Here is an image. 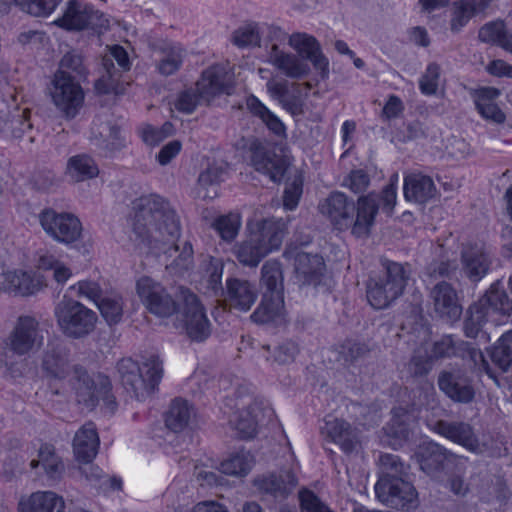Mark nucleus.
I'll return each instance as SVG.
<instances>
[{
	"mask_svg": "<svg viewBox=\"0 0 512 512\" xmlns=\"http://www.w3.org/2000/svg\"><path fill=\"white\" fill-rule=\"evenodd\" d=\"M133 231L141 241L151 248L159 244L173 243L165 250L168 257H174L166 268L175 275H183L194 263L193 249L189 242L182 248L174 243L180 235V222L169 203L158 195L141 197L135 204Z\"/></svg>",
	"mask_w": 512,
	"mask_h": 512,
	"instance_id": "obj_1",
	"label": "nucleus"
},
{
	"mask_svg": "<svg viewBox=\"0 0 512 512\" xmlns=\"http://www.w3.org/2000/svg\"><path fill=\"white\" fill-rule=\"evenodd\" d=\"M381 272L367 282L366 297L375 309H385L403 295L412 276L408 263L381 260Z\"/></svg>",
	"mask_w": 512,
	"mask_h": 512,
	"instance_id": "obj_2",
	"label": "nucleus"
},
{
	"mask_svg": "<svg viewBox=\"0 0 512 512\" xmlns=\"http://www.w3.org/2000/svg\"><path fill=\"white\" fill-rule=\"evenodd\" d=\"M512 311V304L500 281L493 283L489 290L467 312L463 323L464 335L468 338H477L479 335L488 340L486 333L482 331L488 321L490 313L498 314L508 319Z\"/></svg>",
	"mask_w": 512,
	"mask_h": 512,
	"instance_id": "obj_3",
	"label": "nucleus"
},
{
	"mask_svg": "<svg viewBox=\"0 0 512 512\" xmlns=\"http://www.w3.org/2000/svg\"><path fill=\"white\" fill-rule=\"evenodd\" d=\"M180 290H189L186 287L166 288L151 277L143 276L136 282V292L144 307L151 314L168 318L182 308Z\"/></svg>",
	"mask_w": 512,
	"mask_h": 512,
	"instance_id": "obj_4",
	"label": "nucleus"
},
{
	"mask_svg": "<svg viewBox=\"0 0 512 512\" xmlns=\"http://www.w3.org/2000/svg\"><path fill=\"white\" fill-rule=\"evenodd\" d=\"M146 377L137 362L123 358L117 363V371L124 388L137 399L154 391L163 375L162 362L157 356H151L144 363Z\"/></svg>",
	"mask_w": 512,
	"mask_h": 512,
	"instance_id": "obj_5",
	"label": "nucleus"
},
{
	"mask_svg": "<svg viewBox=\"0 0 512 512\" xmlns=\"http://www.w3.org/2000/svg\"><path fill=\"white\" fill-rule=\"evenodd\" d=\"M380 203L383 209L391 212L396 205V187L390 183L386 185L381 194L375 192L361 195L355 202V213L351 223V233L358 237H367L374 226Z\"/></svg>",
	"mask_w": 512,
	"mask_h": 512,
	"instance_id": "obj_6",
	"label": "nucleus"
},
{
	"mask_svg": "<svg viewBox=\"0 0 512 512\" xmlns=\"http://www.w3.org/2000/svg\"><path fill=\"white\" fill-rule=\"evenodd\" d=\"M54 314L63 334L73 339L90 334L97 322V314L93 310L67 296L57 303Z\"/></svg>",
	"mask_w": 512,
	"mask_h": 512,
	"instance_id": "obj_7",
	"label": "nucleus"
},
{
	"mask_svg": "<svg viewBox=\"0 0 512 512\" xmlns=\"http://www.w3.org/2000/svg\"><path fill=\"white\" fill-rule=\"evenodd\" d=\"M71 383L78 403H82L86 408H94L101 399L111 413L116 410L117 404L115 397L111 394V383L108 377L99 374L96 378H91L82 366L75 365Z\"/></svg>",
	"mask_w": 512,
	"mask_h": 512,
	"instance_id": "obj_8",
	"label": "nucleus"
},
{
	"mask_svg": "<svg viewBox=\"0 0 512 512\" xmlns=\"http://www.w3.org/2000/svg\"><path fill=\"white\" fill-rule=\"evenodd\" d=\"M429 354L434 360L449 358L452 356H460L468 358L479 373H486L489 378L493 379L497 385L501 384L498 376L489 367L488 361L485 359L480 349L471 346L470 343L463 340L456 341L452 335H444L432 345H427Z\"/></svg>",
	"mask_w": 512,
	"mask_h": 512,
	"instance_id": "obj_9",
	"label": "nucleus"
},
{
	"mask_svg": "<svg viewBox=\"0 0 512 512\" xmlns=\"http://www.w3.org/2000/svg\"><path fill=\"white\" fill-rule=\"evenodd\" d=\"M54 105L67 119H73L84 103V92L75 77L57 71L49 86Z\"/></svg>",
	"mask_w": 512,
	"mask_h": 512,
	"instance_id": "obj_10",
	"label": "nucleus"
},
{
	"mask_svg": "<svg viewBox=\"0 0 512 512\" xmlns=\"http://www.w3.org/2000/svg\"><path fill=\"white\" fill-rule=\"evenodd\" d=\"M39 322L32 316H20L4 341L6 352L19 357L30 356L43 345Z\"/></svg>",
	"mask_w": 512,
	"mask_h": 512,
	"instance_id": "obj_11",
	"label": "nucleus"
},
{
	"mask_svg": "<svg viewBox=\"0 0 512 512\" xmlns=\"http://www.w3.org/2000/svg\"><path fill=\"white\" fill-rule=\"evenodd\" d=\"M103 73L95 83L99 93L120 94L124 92L121 82L122 73L130 69V61L126 50L119 45L110 48V54L102 59Z\"/></svg>",
	"mask_w": 512,
	"mask_h": 512,
	"instance_id": "obj_12",
	"label": "nucleus"
},
{
	"mask_svg": "<svg viewBox=\"0 0 512 512\" xmlns=\"http://www.w3.org/2000/svg\"><path fill=\"white\" fill-rule=\"evenodd\" d=\"M182 316L187 336L195 342L205 341L211 334V323L203 305L191 290H180Z\"/></svg>",
	"mask_w": 512,
	"mask_h": 512,
	"instance_id": "obj_13",
	"label": "nucleus"
},
{
	"mask_svg": "<svg viewBox=\"0 0 512 512\" xmlns=\"http://www.w3.org/2000/svg\"><path fill=\"white\" fill-rule=\"evenodd\" d=\"M39 221L48 235L65 244L77 241L82 234L80 220L70 213H57L53 209H45L39 214Z\"/></svg>",
	"mask_w": 512,
	"mask_h": 512,
	"instance_id": "obj_14",
	"label": "nucleus"
},
{
	"mask_svg": "<svg viewBox=\"0 0 512 512\" xmlns=\"http://www.w3.org/2000/svg\"><path fill=\"white\" fill-rule=\"evenodd\" d=\"M103 15L92 6L70 0L64 14L54 24L66 30L97 29L106 25Z\"/></svg>",
	"mask_w": 512,
	"mask_h": 512,
	"instance_id": "obj_15",
	"label": "nucleus"
},
{
	"mask_svg": "<svg viewBox=\"0 0 512 512\" xmlns=\"http://www.w3.org/2000/svg\"><path fill=\"white\" fill-rule=\"evenodd\" d=\"M375 493L382 503L393 509L413 510L419 505L416 489L405 478L375 485Z\"/></svg>",
	"mask_w": 512,
	"mask_h": 512,
	"instance_id": "obj_16",
	"label": "nucleus"
},
{
	"mask_svg": "<svg viewBox=\"0 0 512 512\" xmlns=\"http://www.w3.org/2000/svg\"><path fill=\"white\" fill-rule=\"evenodd\" d=\"M320 213L337 230L349 229L355 213V202L342 192H332L319 203Z\"/></svg>",
	"mask_w": 512,
	"mask_h": 512,
	"instance_id": "obj_17",
	"label": "nucleus"
},
{
	"mask_svg": "<svg viewBox=\"0 0 512 512\" xmlns=\"http://www.w3.org/2000/svg\"><path fill=\"white\" fill-rule=\"evenodd\" d=\"M437 383L439 389L453 402L468 404L475 398L472 379L460 369L441 371Z\"/></svg>",
	"mask_w": 512,
	"mask_h": 512,
	"instance_id": "obj_18",
	"label": "nucleus"
},
{
	"mask_svg": "<svg viewBox=\"0 0 512 512\" xmlns=\"http://www.w3.org/2000/svg\"><path fill=\"white\" fill-rule=\"evenodd\" d=\"M416 457L423 472L431 477H438L448 470L457 457L443 446L435 442L422 443L416 452Z\"/></svg>",
	"mask_w": 512,
	"mask_h": 512,
	"instance_id": "obj_19",
	"label": "nucleus"
},
{
	"mask_svg": "<svg viewBox=\"0 0 512 512\" xmlns=\"http://www.w3.org/2000/svg\"><path fill=\"white\" fill-rule=\"evenodd\" d=\"M288 43L303 61L308 60L311 62L314 69L319 71L322 79L328 77L329 60L323 54L321 45L314 36L296 32L289 36Z\"/></svg>",
	"mask_w": 512,
	"mask_h": 512,
	"instance_id": "obj_20",
	"label": "nucleus"
},
{
	"mask_svg": "<svg viewBox=\"0 0 512 512\" xmlns=\"http://www.w3.org/2000/svg\"><path fill=\"white\" fill-rule=\"evenodd\" d=\"M435 313L447 321H455L462 314V306L453 286L445 281L437 283L430 292Z\"/></svg>",
	"mask_w": 512,
	"mask_h": 512,
	"instance_id": "obj_21",
	"label": "nucleus"
},
{
	"mask_svg": "<svg viewBox=\"0 0 512 512\" xmlns=\"http://www.w3.org/2000/svg\"><path fill=\"white\" fill-rule=\"evenodd\" d=\"M254 486L262 495L282 501L294 491L297 479L291 470H282L279 474L272 473L256 478Z\"/></svg>",
	"mask_w": 512,
	"mask_h": 512,
	"instance_id": "obj_22",
	"label": "nucleus"
},
{
	"mask_svg": "<svg viewBox=\"0 0 512 512\" xmlns=\"http://www.w3.org/2000/svg\"><path fill=\"white\" fill-rule=\"evenodd\" d=\"M249 231L254 241L264 246L268 252H272L279 249L283 242L286 223L276 218L261 219L250 223Z\"/></svg>",
	"mask_w": 512,
	"mask_h": 512,
	"instance_id": "obj_23",
	"label": "nucleus"
},
{
	"mask_svg": "<svg viewBox=\"0 0 512 512\" xmlns=\"http://www.w3.org/2000/svg\"><path fill=\"white\" fill-rule=\"evenodd\" d=\"M251 162L254 168L270 177L274 182H279L286 171V161L281 155L264 147L261 143L251 146Z\"/></svg>",
	"mask_w": 512,
	"mask_h": 512,
	"instance_id": "obj_24",
	"label": "nucleus"
},
{
	"mask_svg": "<svg viewBox=\"0 0 512 512\" xmlns=\"http://www.w3.org/2000/svg\"><path fill=\"white\" fill-rule=\"evenodd\" d=\"M429 426L434 432L464 446L470 451H477L479 449L478 439L474 434L472 426L467 422L438 420Z\"/></svg>",
	"mask_w": 512,
	"mask_h": 512,
	"instance_id": "obj_25",
	"label": "nucleus"
},
{
	"mask_svg": "<svg viewBox=\"0 0 512 512\" xmlns=\"http://www.w3.org/2000/svg\"><path fill=\"white\" fill-rule=\"evenodd\" d=\"M28 109L14 108L11 112L4 100H0V131L15 139H20L31 130Z\"/></svg>",
	"mask_w": 512,
	"mask_h": 512,
	"instance_id": "obj_26",
	"label": "nucleus"
},
{
	"mask_svg": "<svg viewBox=\"0 0 512 512\" xmlns=\"http://www.w3.org/2000/svg\"><path fill=\"white\" fill-rule=\"evenodd\" d=\"M196 86L201 98L209 101L217 95L229 93V76L225 68L218 65L212 66L203 71Z\"/></svg>",
	"mask_w": 512,
	"mask_h": 512,
	"instance_id": "obj_27",
	"label": "nucleus"
},
{
	"mask_svg": "<svg viewBox=\"0 0 512 512\" xmlns=\"http://www.w3.org/2000/svg\"><path fill=\"white\" fill-rule=\"evenodd\" d=\"M269 61L285 76L292 79H301L310 73L309 65L298 55L286 53L273 44L268 54Z\"/></svg>",
	"mask_w": 512,
	"mask_h": 512,
	"instance_id": "obj_28",
	"label": "nucleus"
},
{
	"mask_svg": "<svg viewBox=\"0 0 512 512\" xmlns=\"http://www.w3.org/2000/svg\"><path fill=\"white\" fill-rule=\"evenodd\" d=\"M226 304L230 309L246 312L257 299L256 288L246 280H227Z\"/></svg>",
	"mask_w": 512,
	"mask_h": 512,
	"instance_id": "obj_29",
	"label": "nucleus"
},
{
	"mask_svg": "<svg viewBox=\"0 0 512 512\" xmlns=\"http://www.w3.org/2000/svg\"><path fill=\"white\" fill-rule=\"evenodd\" d=\"M98 447L99 437L95 425L91 422L84 424L73 439V451L77 460L90 463L97 455Z\"/></svg>",
	"mask_w": 512,
	"mask_h": 512,
	"instance_id": "obj_30",
	"label": "nucleus"
},
{
	"mask_svg": "<svg viewBox=\"0 0 512 512\" xmlns=\"http://www.w3.org/2000/svg\"><path fill=\"white\" fill-rule=\"evenodd\" d=\"M462 270L471 281H479L488 272L489 259L478 245H466L461 251Z\"/></svg>",
	"mask_w": 512,
	"mask_h": 512,
	"instance_id": "obj_31",
	"label": "nucleus"
},
{
	"mask_svg": "<svg viewBox=\"0 0 512 512\" xmlns=\"http://www.w3.org/2000/svg\"><path fill=\"white\" fill-rule=\"evenodd\" d=\"M490 356L494 366L499 370V372H496L489 365V367L501 381V384L498 386L507 387L508 389H511L512 384L511 381L509 380V377L503 376V374L508 372L510 365L512 363V331H507L502 335V337L498 340L497 345L491 351Z\"/></svg>",
	"mask_w": 512,
	"mask_h": 512,
	"instance_id": "obj_32",
	"label": "nucleus"
},
{
	"mask_svg": "<svg viewBox=\"0 0 512 512\" xmlns=\"http://www.w3.org/2000/svg\"><path fill=\"white\" fill-rule=\"evenodd\" d=\"M63 498L52 491H38L19 502L20 512H62Z\"/></svg>",
	"mask_w": 512,
	"mask_h": 512,
	"instance_id": "obj_33",
	"label": "nucleus"
},
{
	"mask_svg": "<svg viewBox=\"0 0 512 512\" xmlns=\"http://www.w3.org/2000/svg\"><path fill=\"white\" fill-rule=\"evenodd\" d=\"M39 279H33L23 271H6L0 273V292L18 295H30L38 291Z\"/></svg>",
	"mask_w": 512,
	"mask_h": 512,
	"instance_id": "obj_34",
	"label": "nucleus"
},
{
	"mask_svg": "<svg viewBox=\"0 0 512 512\" xmlns=\"http://www.w3.org/2000/svg\"><path fill=\"white\" fill-rule=\"evenodd\" d=\"M436 187L431 177L413 173L404 179V196L408 201L425 203L434 197Z\"/></svg>",
	"mask_w": 512,
	"mask_h": 512,
	"instance_id": "obj_35",
	"label": "nucleus"
},
{
	"mask_svg": "<svg viewBox=\"0 0 512 512\" xmlns=\"http://www.w3.org/2000/svg\"><path fill=\"white\" fill-rule=\"evenodd\" d=\"M324 268L325 264L323 258L319 255L301 252L295 257V271L298 279L303 284H319Z\"/></svg>",
	"mask_w": 512,
	"mask_h": 512,
	"instance_id": "obj_36",
	"label": "nucleus"
},
{
	"mask_svg": "<svg viewBox=\"0 0 512 512\" xmlns=\"http://www.w3.org/2000/svg\"><path fill=\"white\" fill-rule=\"evenodd\" d=\"M414 423L413 413L403 407L393 409L392 418L384 428L386 435L394 439L392 445H401L408 440Z\"/></svg>",
	"mask_w": 512,
	"mask_h": 512,
	"instance_id": "obj_37",
	"label": "nucleus"
},
{
	"mask_svg": "<svg viewBox=\"0 0 512 512\" xmlns=\"http://www.w3.org/2000/svg\"><path fill=\"white\" fill-rule=\"evenodd\" d=\"M94 134L95 145L105 154H112L125 147V139L121 135L120 127L110 121L101 122Z\"/></svg>",
	"mask_w": 512,
	"mask_h": 512,
	"instance_id": "obj_38",
	"label": "nucleus"
},
{
	"mask_svg": "<svg viewBox=\"0 0 512 512\" xmlns=\"http://www.w3.org/2000/svg\"><path fill=\"white\" fill-rule=\"evenodd\" d=\"M476 108L482 117L495 123H503L505 114L493 102L499 95V91L492 87H482L472 93Z\"/></svg>",
	"mask_w": 512,
	"mask_h": 512,
	"instance_id": "obj_39",
	"label": "nucleus"
},
{
	"mask_svg": "<svg viewBox=\"0 0 512 512\" xmlns=\"http://www.w3.org/2000/svg\"><path fill=\"white\" fill-rule=\"evenodd\" d=\"M328 432L345 453L353 452L360 443L357 430L343 419L328 422Z\"/></svg>",
	"mask_w": 512,
	"mask_h": 512,
	"instance_id": "obj_40",
	"label": "nucleus"
},
{
	"mask_svg": "<svg viewBox=\"0 0 512 512\" xmlns=\"http://www.w3.org/2000/svg\"><path fill=\"white\" fill-rule=\"evenodd\" d=\"M283 309V297L264 293L260 304L250 317L257 324H268L279 320L283 315Z\"/></svg>",
	"mask_w": 512,
	"mask_h": 512,
	"instance_id": "obj_41",
	"label": "nucleus"
},
{
	"mask_svg": "<svg viewBox=\"0 0 512 512\" xmlns=\"http://www.w3.org/2000/svg\"><path fill=\"white\" fill-rule=\"evenodd\" d=\"M258 411V403L253 402L248 405L247 409L234 413L230 418L231 426L238 431L241 438L248 439L255 436L259 416Z\"/></svg>",
	"mask_w": 512,
	"mask_h": 512,
	"instance_id": "obj_42",
	"label": "nucleus"
},
{
	"mask_svg": "<svg viewBox=\"0 0 512 512\" xmlns=\"http://www.w3.org/2000/svg\"><path fill=\"white\" fill-rule=\"evenodd\" d=\"M159 52L157 71L163 76L175 74L182 66L185 50L180 45L167 43L159 48Z\"/></svg>",
	"mask_w": 512,
	"mask_h": 512,
	"instance_id": "obj_43",
	"label": "nucleus"
},
{
	"mask_svg": "<svg viewBox=\"0 0 512 512\" xmlns=\"http://www.w3.org/2000/svg\"><path fill=\"white\" fill-rule=\"evenodd\" d=\"M192 416L193 409L188 402L183 399H175L165 414V425L169 430L178 433L189 425Z\"/></svg>",
	"mask_w": 512,
	"mask_h": 512,
	"instance_id": "obj_44",
	"label": "nucleus"
},
{
	"mask_svg": "<svg viewBox=\"0 0 512 512\" xmlns=\"http://www.w3.org/2000/svg\"><path fill=\"white\" fill-rule=\"evenodd\" d=\"M407 467L400 457L394 454H381L378 459L379 479L376 485L392 483L396 479L405 478Z\"/></svg>",
	"mask_w": 512,
	"mask_h": 512,
	"instance_id": "obj_45",
	"label": "nucleus"
},
{
	"mask_svg": "<svg viewBox=\"0 0 512 512\" xmlns=\"http://www.w3.org/2000/svg\"><path fill=\"white\" fill-rule=\"evenodd\" d=\"M41 367L49 379L62 380L70 373L67 356L54 348L45 352Z\"/></svg>",
	"mask_w": 512,
	"mask_h": 512,
	"instance_id": "obj_46",
	"label": "nucleus"
},
{
	"mask_svg": "<svg viewBox=\"0 0 512 512\" xmlns=\"http://www.w3.org/2000/svg\"><path fill=\"white\" fill-rule=\"evenodd\" d=\"M99 174V168L95 161L86 154L71 157L67 163V175L74 182H82L95 178Z\"/></svg>",
	"mask_w": 512,
	"mask_h": 512,
	"instance_id": "obj_47",
	"label": "nucleus"
},
{
	"mask_svg": "<svg viewBox=\"0 0 512 512\" xmlns=\"http://www.w3.org/2000/svg\"><path fill=\"white\" fill-rule=\"evenodd\" d=\"M247 109L266 125V127L277 136L285 135V126L282 121L273 114L260 100L254 95L246 99Z\"/></svg>",
	"mask_w": 512,
	"mask_h": 512,
	"instance_id": "obj_48",
	"label": "nucleus"
},
{
	"mask_svg": "<svg viewBox=\"0 0 512 512\" xmlns=\"http://www.w3.org/2000/svg\"><path fill=\"white\" fill-rule=\"evenodd\" d=\"M480 10L478 0H459L453 3L450 29L458 33Z\"/></svg>",
	"mask_w": 512,
	"mask_h": 512,
	"instance_id": "obj_49",
	"label": "nucleus"
},
{
	"mask_svg": "<svg viewBox=\"0 0 512 512\" xmlns=\"http://www.w3.org/2000/svg\"><path fill=\"white\" fill-rule=\"evenodd\" d=\"M478 39L484 43L498 45L507 51H512L506 26L503 21L497 20L484 24L478 32Z\"/></svg>",
	"mask_w": 512,
	"mask_h": 512,
	"instance_id": "obj_50",
	"label": "nucleus"
},
{
	"mask_svg": "<svg viewBox=\"0 0 512 512\" xmlns=\"http://www.w3.org/2000/svg\"><path fill=\"white\" fill-rule=\"evenodd\" d=\"M267 249L249 234L248 238L235 247V255L240 263L256 267L268 254Z\"/></svg>",
	"mask_w": 512,
	"mask_h": 512,
	"instance_id": "obj_51",
	"label": "nucleus"
},
{
	"mask_svg": "<svg viewBox=\"0 0 512 512\" xmlns=\"http://www.w3.org/2000/svg\"><path fill=\"white\" fill-rule=\"evenodd\" d=\"M261 282L266 288L265 293L283 297V275L279 262L267 261L262 266Z\"/></svg>",
	"mask_w": 512,
	"mask_h": 512,
	"instance_id": "obj_52",
	"label": "nucleus"
},
{
	"mask_svg": "<svg viewBox=\"0 0 512 512\" xmlns=\"http://www.w3.org/2000/svg\"><path fill=\"white\" fill-rule=\"evenodd\" d=\"M102 317L109 325L118 324L123 317V299L116 293L102 296L96 303Z\"/></svg>",
	"mask_w": 512,
	"mask_h": 512,
	"instance_id": "obj_53",
	"label": "nucleus"
},
{
	"mask_svg": "<svg viewBox=\"0 0 512 512\" xmlns=\"http://www.w3.org/2000/svg\"><path fill=\"white\" fill-rule=\"evenodd\" d=\"M253 456L249 452H240L223 461L221 472L225 475L244 476L253 466Z\"/></svg>",
	"mask_w": 512,
	"mask_h": 512,
	"instance_id": "obj_54",
	"label": "nucleus"
},
{
	"mask_svg": "<svg viewBox=\"0 0 512 512\" xmlns=\"http://www.w3.org/2000/svg\"><path fill=\"white\" fill-rule=\"evenodd\" d=\"M231 41L239 48L260 46L261 36L257 23H246L238 27L232 34Z\"/></svg>",
	"mask_w": 512,
	"mask_h": 512,
	"instance_id": "obj_55",
	"label": "nucleus"
},
{
	"mask_svg": "<svg viewBox=\"0 0 512 512\" xmlns=\"http://www.w3.org/2000/svg\"><path fill=\"white\" fill-rule=\"evenodd\" d=\"M433 361L428 346L421 345L414 350L408 365L409 372L414 377L426 376L432 370Z\"/></svg>",
	"mask_w": 512,
	"mask_h": 512,
	"instance_id": "obj_56",
	"label": "nucleus"
},
{
	"mask_svg": "<svg viewBox=\"0 0 512 512\" xmlns=\"http://www.w3.org/2000/svg\"><path fill=\"white\" fill-rule=\"evenodd\" d=\"M212 227L223 240L230 242L238 235L241 227V219L238 214L230 213L222 215L214 220Z\"/></svg>",
	"mask_w": 512,
	"mask_h": 512,
	"instance_id": "obj_57",
	"label": "nucleus"
},
{
	"mask_svg": "<svg viewBox=\"0 0 512 512\" xmlns=\"http://www.w3.org/2000/svg\"><path fill=\"white\" fill-rule=\"evenodd\" d=\"M39 458L49 478L57 479L62 475L64 471V464L59 457L55 455V451L52 446H42L39 450Z\"/></svg>",
	"mask_w": 512,
	"mask_h": 512,
	"instance_id": "obj_58",
	"label": "nucleus"
},
{
	"mask_svg": "<svg viewBox=\"0 0 512 512\" xmlns=\"http://www.w3.org/2000/svg\"><path fill=\"white\" fill-rule=\"evenodd\" d=\"M458 269L456 259H450L442 255L439 259H434L427 267L426 274L431 278H452Z\"/></svg>",
	"mask_w": 512,
	"mask_h": 512,
	"instance_id": "obj_59",
	"label": "nucleus"
},
{
	"mask_svg": "<svg viewBox=\"0 0 512 512\" xmlns=\"http://www.w3.org/2000/svg\"><path fill=\"white\" fill-rule=\"evenodd\" d=\"M41 268L52 272V278L59 284H65L72 276V270L63 262L51 257L43 256L39 260Z\"/></svg>",
	"mask_w": 512,
	"mask_h": 512,
	"instance_id": "obj_60",
	"label": "nucleus"
},
{
	"mask_svg": "<svg viewBox=\"0 0 512 512\" xmlns=\"http://www.w3.org/2000/svg\"><path fill=\"white\" fill-rule=\"evenodd\" d=\"M20 8L35 17H45L57 7V0H16Z\"/></svg>",
	"mask_w": 512,
	"mask_h": 512,
	"instance_id": "obj_61",
	"label": "nucleus"
},
{
	"mask_svg": "<svg viewBox=\"0 0 512 512\" xmlns=\"http://www.w3.org/2000/svg\"><path fill=\"white\" fill-rule=\"evenodd\" d=\"M298 498L302 512H334L309 489L300 490Z\"/></svg>",
	"mask_w": 512,
	"mask_h": 512,
	"instance_id": "obj_62",
	"label": "nucleus"
},
{
	"mask_svg": "<svg viewBox=\"0 0 512 512\" xmlns=\"http://www.w3.org/2000/svg\"><path fill=\"white\" fill-rule=\"evenodd\" d=\"M298 352L299 348L295 342L285 341L275 346L271 356H267L266 359L270 360L272 358L274 363L285 365L293 362Z\"/></svg>",
	"mask_w": 512,
	"mask_h": 512,
	"instance_id": "obj_63",
	"label": "nucleus"
},
{
	"mask_svg": "<svg viewBox=\"0 0 512 512\" xmlns=\"http://www.w3.org/2000/svg\"><path fill=\"white\" fill-rule=\"evenodd\" d=\"M342 185L355 194L364 193L370 185V177L363 169L352 170L344 178Z\"/></svg>",
	"mask_w": 512,
	"mask_h": 512,
	"instance_id": "obj_64",
	"label": "nucleus"
}]
</instances>
